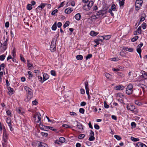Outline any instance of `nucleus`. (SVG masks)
Returning a JSON list of instances; mask_svg holds the SVG:
<instances>
[{"instance_id": "obj_45", "label": "nucleus", "mask_w": 147, "mask_h": 147, "mask_svg": "<svg viewBox=\"0 0 147 147\" xmlns=\"http://www.w3.org/2000/svg\"><path fill=\"white\" fill-rule=\"evenodd\" d=\"M85 136V135L84 134H81L79 136L78 138L79 139H82L84 138Z\"/></svg>"}, {"instance_id": "obj_23", "label": "nucleus", "mask_w": 147, "mask_h": 147, "mask_svg": "<svg viewBox=\"0 0 147 147\" xmlns=\"http://www.w3.org/2000/svg\"><path fill=\"white\" fill-rule=\"evenodd\" d=\"M77 59L78 60H82L83 58V56L81 55H77L76 57Z\"/></svg>"}, {"instance_id": "obj_5", "label": "nucleus", "mask_w": 147, "mask_h": 147, "mask_svg": "<svg viewBox=\"0 0 147 147\" xmlns=\"http://www.w3.org/2000/svg\"><path fill=\"white\" fill-rule=\"evenodd\" d=\"M3 139L4 143H2L3 147H5V146L7 144V141L8 139V137L7 135L5 130H3Z\"/></svg>"}, {"instance_id": "obj_21", "label": "nucleus", "mask_w": 147, "mask_h": 147, "mask_svg": "<svg viewBox=\"0 0 147 147\" xmlns=\"http://www.w3.org/2000/svg\"><path fill=\"white\" fill-rule=\"evenodd\" d=\"M101 37H103V39L108 40L111 37V35H108L107 36H101Z\"/></svg>"}, {"instance_id": "obj_25", "label": "nucleus", "mask_w": 147, "mask_h": 147, "mask_svg": "<svg viewBox=\"0 0 147 147\" xmlns=\"http://www.w3.org/2000/svg\"><path fill=\"white\" fill-rule=\"evenodd\" d=\"M57 28V23L55 22L52 27V29L53 30H55Z\"/></svg>"}, {"instance_id": "obj_4", "label": "nucleus", "mask_w": 147, "mask_h": 147, "mask_svg": "<svg viewBox=\"0 0 147 147\" xmlns=\"http://www.w3.org/2000/svg\"><path fill=\"white\" fill-rule=\"evenodd\" d=\"M143 2V0H136L135 4V9L137 11L140 9Z\"/></svg>"}, {"instance_id": "obj_19", "label": "nucleus", "mask_w": 147, "mask_h": 147, "mask_svg": "<svg viewBox=\"0 0 147 147\" xmlns=\"http://www.w3.org/2000/svg\"><path fill=\"white\" fill-rule=\"evenodd\" d=\"M104 75L107 78L111 79L112 78V76L110 74L107 73H104Z\"/></svg>"}, {"instance_id": "obj_32", "label": "nucleus", "mask_w": 147, "mask_h": 147, "mask_svg": "<svg viewBox=\"0 0 147 147\" xmlns=\"http://www.w3.org/2000/svg\"><path fill=\"white\" fill-rule=\"evenodd\" d=\"M142 143L140 142H138L136 144V147H142Z\"/></svg>"}, {"instance_id": "obj_50", "label": "nucleus", "mask_w": 147, "mask_h": 147, "mask_svg": "<svg viewBox=\"0 0 147 147\" xmlns=\"http://www.w3.org/2000/svg\"><path fill=\"white\" fill-rule=\"evenodd\" d=\"M58 10L57 9H56L53 10L51 13V14L52 15H54L57 12Z\"/></svg>"}, {"instance_id": "obj_39", "label": "nucleus", "mask_w": 147, "mask_h": 147, "mask_svg": "<svg viewBox=\"0 0 147 147\" xmlns=\"http://www.w3.org/2000/svg\"><path fill=\"white\" fill-rule=\"evenodd\" d=\"M104 107L105 108L107 109L109 107V105L107 104L106 101H104Z\"/></svg>"}, {"instance_id": "obj_53", "label": "nucleus", "mask_w": 147, "mask_h": 147, "mask_svg": "<svg viewBox=\"0 0 147 147\" xmlns=\"http://www.w3.org/2000/svg\"><path fill=\"white\" fill-rule=\"evenodd\" d=\"M90 136H94V134L93 131L92 130H90Z\"/></svg>"}, {"instance_id": "obj_64", "label": "nucleus", "mask_w": 147, "mask_h": 147, "mask_svg": "<svg viewBox=\"0 0 147 147\" xmlns=\"http://www.w3.org/2000/svg\"><path fill=\"white\" fill-rule=\"evenodd\" d=\"M82 1L84 4H87L89 2V0H82Z\"/></svg>"}, {"instance_id": "obj_9", "label": "nucleus", "mask_w": 147, "mask_h": 147, "mask_svg": "<svg viewBox=\"0 0 147 147\" xmlns=\"http://www.w3.org/2000/svg\"><path fill=\"white\" fill-rule=\"evenodd\" d=\"M127 109L129 110L132 112H134V110L135 109V107L131 105H127Z\"/></svg>"}, {"instance_id": "obj_7", "label": "nucleus", "mask_w": 147, "mask_h": 147, "mask_svg": "<svg viewBox=\"0 0 147 147\" xmlns=\"http://www.w3.org/2000/svg\"><path fill=\"white\" fill-rule=\"evenodd\" d=\"M107 13L106 10H101L99 11L96 13V16L98 18H100L105 15Z\"/></svg>"}, {"instance_id": "obj_11", "label": "nucleus", "mask_w": 147, "mask_h": 147, "mask_svg": "<svg viewBox=\"0 0 147 147\" xmlns=\"http://www.w3.org/2000/svg\"><path fill=\"white\" fill-rule=\"evenodd\" d=\"M142 75H141V77L144 79L143 80H147V75L146 74V72L144 71H142Z\"/></svg>"}, {"instance_id": "obj_63", "label": "nucleus", "mask_w": 147, "mask_h": 147, "mask_svg": "<svg viewBox=\"0 0 147 147\" xmlns=\"http://www.w3.org/2000/svg\"><path fill=\"white\" fill-rule=\"evenodd\" d=\"M38 102L36 100L32 102V104L34 105H36L38 104Z\"/></svg>"}, {"instance_id": "obj_56", "label": "nucleus", "mask_w": 147, "mask_h": 147, "mask_svg": "<svg viewBox=\"0 0 147 147\" xmlns=\"http://www.w3.org/2000/svg\"><path fill=\"white\" fill-rule=\"evenodd\" d=\"M119 4L120 6H122L124 5V2L122 1H120L119 2Z\"/></svg>"}, {"instance_id": "obj_40", "label": "nucleus", "mask_w": 147, "mask_h": 147, "mask_svg": "<svg viewBox=\"0 0 147 147\" xmlns=\"http://www.w3.org/2000/svg\"><path fill=\"white\" fill-rule=\"evenodd\" d=\"M20 59L22 61H23L24 63H25L26 61L24 59L23 57V56L22 55H20Z\"/></svg>"}, {"instance_id": "obj_30", "label": "nucleus", "mask_w": 147, "mask_h": 147, "mask_svg": "<svg viewBox=\"0 0 147 147\" xmlns=\"http://www.w3.org/2000/svg\"><path fill=\"white\" fill-rule=\"evenodd\" d=\"M115 7H116L115 5L114 4H113L111 7V10H112H112H113V11H116L117 10H116V9Z\"/></svg>"}, {"instance_id": "obj_14", "label": "nucleus", "mask_w": 147, "mask_h": 147, "mask_svg": "<svg viewBox=\"0 0 147 147\" xmlns=\"http://www.w3.org/2000/svg\"><path fill=\"white\" fill-rule=\"evenodd\" d=\"M73 10L72 8H68L65 10V12L67 14H69Z\"/></svg>"}, {"instance_id": "obj_35", "label": "nucleus", "mask_w": 147, "mask_h": 147, "mask_svg": "<svg viewBox=\"0 0 147 147\" xmlns=\"http://www.w3.org/2000/svg\"><path fill=\"white\" fill-rule=\"evenodd\" d=\"M116 74L118 75L121 77H123L124 76V74L122 72H117Z\"/></svg>"}, {"instance_id": "obj_18", "label": "nucleus", "mask_w": 147, "mask_h": 147, "mask_svg": "<svg viewBox=\"0 0 147 147\" xmlns=\"http://www.w3.org/2000/svg\"><path fill=\"white\" fill-rule=\"evenodd\" d=\"M81 16V14L80 13H78L75 15V18L76 20H79L80 19Z\"/></svg>"}, {"instance_id": "obj_51", "label": "nucleus", "mask_w": 147, "mask_h": 147, "mask_svg": "<svg viewBox=\"0 0 147 147\" xmlns=\"http://www.w3.org/2000/svg\"><path fill=\"white\" fill-rule=\"evenodd\" d=\"M94 128L96 129H98L100 128L99 126L97 124L94 125Z\"/></svg>"}, {"instance_id": "obj_31", "label": "nucleus", "mask_w": 147, "mask_h": 147, "mask_svg": "<svg viewBox=\"0 0 147 147\" xmlns=\"http://www.w3.org/2000/svg\"><path fill=\"white\" fill-rule=\"evenodd\" d=\"M139 38V37L138 36H135L131 39V41L134 42L136 41Z\"/></svg>"}, {"instance_id": "obj_2", "label": "nucleus", "mask_w": 147, "mask_h": 147, "mask_svg": "<svg viewBox=\"0 0 147 147\" xmlns=\"http://www.w3.org/2000/svg\"><path fill=\"white\" fill-rule=\"evenodd\" d=\"M93 4L94 2L93 1H90L88 3L83 5V8L84 10L88 11L90 9Z\"/></svg>"}, {"instance_id": "obj_47", "label": "nucleus", "mask_w": 147, "mask_h": 147, "mask_svg": "<svg viewBox=\"0 0 147 147\" xmlns=\"http://www.w3.org/2000/svg\"><path fill=\"white\" fill-rule=\"evenodd\" d=\"M28 68H31V67H33L32 64L28 62Z\"/></svg>"}, {"instance_id": "obj_1", "label": "nucleus", "mask_w": 147, "mask_h": 147, "mask_svg": "<svg viewBox=\"0 0 147 147\" xmlns=\"http://www.w3.org/2000/svg\"><path fill=\"white\" fill-rule=\"evenodd\" d=\"M24 89L26 90L27 95V98L25 100L26 101H28L33 97V92L32 89L27 86H25Z\"/></svg>"}, {"instance_id": "obj_55", "label": "nucleus", "mask_w": 147, "mask_h": 147, "mask_svg": "<svg viewBox=\"0 0 147 147\" xmlns=\"http://www.w3.org/2000/svg\"><path fill=\"white\" fill-rule=\"evenodd\" d=\"M70 114L73 116H76L77 115V114L76 113L73 112H70Z\"/></svg>"}, {"instance_id": "obj_46", "label": "nucleus", "mask_w": 147, "mask_h": 147, "mask_svg": "<svg viewBox=\"0 0 147 147\" xmlns=\"http://www.w3.org/2000/svg\"><path fill=\"white\" fill-rule=\"evenodd\" d=\"M40 134L43 136L47 137L48 135V134L46 133L41 132Z\"/></svg>"}, {"instance_id": "obj_44", "label": "nucleus", "mask_w": 147, "mask_h": 147, "mask_svg": "<svg viewBox=\"0 0 147 147\" xmlns=\"http://www.w3.org/2000/svg\"><path fill=\"white\" fill-rule=\"evenodd\" d=\"M135 104L138 105V106H140L142 105V103L140 102H139V101L137 100H136L135 101Z\"/></svg>"}, {"instance_id": "obj_20", "label": "nucleus", "mask_w": 147, "mask_h": 147, "mask_svg": "<svg viewBox=\"0 0 147 147\" xmlns=\"http://www.w3.org/2000/svg\"><path fill=\"white\" fill-rule=\"evenodd\" d=\"M98 34V32H95L94 31H91L90 33V35L92 36H94Z\"/></svg>"}, {"instance_id": "obj_24", "label": "nucleus", "mask_w": 147, "mask_h": 147, "mask_svg": "<svg viewBox=\"0 0 147 147\" xmlns=\"http://www.w3.org/2000/svg\"><path fill=\"white\" fill-rule=\"evenodd\" d=\"M70 23L69 22V21H67L65 23V24L63 25V27L64 28H65L66 27L68 26Z\"/></svg>"}, {"instance_id": "obj_16", "label": "nucleus", "mask_w": 147, "mask_h": 147, "mask_svg": "<svg viewBox=\"0 0 147 147\" xmlns=\"http://www.w3.org/2000/svg\"><path fill=\"white\" fill-rule=\"evenodd\" d=\"M115 88L117 90H122L124 88V87L123 86L119 85L115 86Z\"/></svg>"}, {"instance_id": "obj_29", "label": "nucleus", "mask_w": 147, "mask_h": 147, "mask_svg": "<svg viewBox=\"0 0 147 147\" xmlns=\"http://www.w3.org/2000/svg\"><path fill=\"white\" fill-rule=\"evenodd\" d=\"M38 78L39 81L42 83H43V82H44V81H43V79L42 80V77L38 76Z\"/></svg>"}, {"instance_id": "obj_54", "label": "nucleus", "mask_w": 147, "mask_h": 147, "mask_svg": "<svg viewBox=\"0 0 147 147\" xmlns=\"http://www.w3.org/2000/svg\"><path fill=\"white\" fill-rule=\"evenodd\" d=\"M16 111L19 114H22V113L21 112V110L19 108H17Z\"/></svg>"}, {"instance_id": "obj_34", "label": "nucleus", "mask_w": 147, "mask_h": 147, "mask_svg": "<svg viewBox=\"0 0 147 147\" xmlns=\"http://www.w3.org/2000/svg\"><path fill=\"white\" fill-rule=\"evenodd\" d=\"M41 115L40 113H39V114L38 115L37 117L38 118V120H37L36 121L37 123H39L40 121H41Z\"/></svg>"}, {"instance_id": "obj_17", "label": "nucleus", "mask_w": 147, "mask_h": 147, "mask_svg": "<svg viewBox=\"0 0 147 147\" xmlns=\"http://www.w3.org/2000/svg\"><path fill=\"white\" fill-rule=\"evenodd\" d=\"M46 5V4L42 3L39 6L37 7L36 9H39V8H40V10H41L44 7H45Z\"/></svg>"}, {"instance_id": "obj_60", "label": "nucleus", "mask_w": 147, "mask_h": 147, "mask_svg": "<svg viewBox=\"0 0 147 147\" xmlns=\"http://www.w3.org/2000/svg\"><path fill=\"white\" fill-rule=\"evenodd\" d=\"M85 85V89H88V82L87 81L85 82L84 83Z\"/></svg>"}, {"instance_id": "obj_12", "label": "nucleus", "mask_w": 147, "mask_h": 147, "mask_svg": "<svg viewBox=\"0 0 147 147\" xmlns=\"http://www.w3.org/2000/svg\"><path fill=\"white\" fill-rule=\"evenodd\" d=\"M77 122V126L78 128L81 129H83V125H82L81 123L78 122L77 121H76Z\"/></svg>"}, {"instance_id": "obj_62", "label": "nucleus", "mask_w": 147, "mask_h": 147, "mask_svg": "<svg viewBox=\"0 0 147 147\" xmlns=\"http://www.w3.org/2000/svg\"><path fill=\"white\" fill-rule=\"evenodd\" d=\"M136 50H137V52L138 54L141 53V52L142 51L141 49H140L137 48Z\"/></svg>"}, {"instance_id": "obj_58", "label": "nucleus", "mask_w": 147, "mask_h": 147, "mask_svg": "<svg viewBox=\"0 0 147 147\" xmlns=\"http://www.w3.org/2000/svg\"><path fill=\"white\" fill-rule=\"evenodd\" d=\"M86 104V102H85L83 101L81 102L80 103V105L82 106H84Z\"/></svg>"}, {"instance_id": "obj_36", "label": "nucleus", "mask_w": 147, "mask_h": 147, "mask_svg": "<svg viewBox=\"0 0 147 147\" xmlns=\"http://www.w3.org/2000/svg\"><path fill=\"white\" fill-rule=\"evenodd\" d=\"M92 55L91 54H88L86 57V60H87L88 59H90L92 57Z\"/></svg>"}, {"instance_id": "obj_28", "label": "nucleus", "mask_w": 147, "mask_h": 147, "mask_svg": "<svg viewBox=\"0 0 147 147\" xmlns=\"http://www.w3.org/2000/svg\"><path fill=\"white\" fill-rule=\"evenodd\" d=\"M59 141L61 143H63L65 142V139L63 137H61L59 139Z\"/></svg>"}, {"instance_id": "obj_57", "label": "nucleus", "mask_w": 147, "mask_h": 147, "mask_svg": "<svg viewBox=\"0 0 147 147\" xmlns=\"http://www.w3.org/2000/svg\"><path fill=\"white\" fill-rule=\"evenodd\" d=\"M142 26L143 29H145L146 26V23L142 24Z\"/></svg>"}, {"instance_id": "obj_8", "label": "nucleus", "mask_w": 147, "mask_h": 147, "mask_svg": "<svg viewBox=\"0 0 147 147\" xmlns=\"http://www.w3.org/2000/svg\"><path fill=\"white\" fill-rule=\"evenodd\" d=\"M39 126L40 128L43 130L47 131L49 129V127H49V126H45L41 123H40Z\"/></svg>"}, {"instance_id": "obj_22", "label": "nucleus", "mask_w": 147, "mask_h": 147, "mask_svg": "<svg viewBox=\"0 0 147 147\" xmlns=\"http://www.w3.org/2000/svg\"><path fill=\"white\" fill-rule=\"evenodd\" d=\"M123 49L125 50L130 52H132L133 51V48H129L126 47H124Z\"/></svg>"}, {"instance_id": "obj_26", "label": "nucleus", "mask_w": 147, "mask_h": 147, "mask_svg": "<svg viewBox=\"0 0 147 147\" xmlns=\"http://www.w3.org/2000/svg\"><path fill=\"white\" fill-rule=\"evenodd\" d=\"M27 9L29 10H30L32 8V5L30 4H28L26 6Z\"/></svg>"}, {"instance_id": "obj_33", "label": "nucleus", "mask_w": 147, "mask_h": 147, "mask_svg": "<svg viewBox=\"0 0 147 147\" xmlns=\"http://www.w3.org/2000/svg\"><path fill=\"white\" fill-rule=\"evenodd\" d=\"M114 137L118 140H119L121 139V137L120 136L116 135H114Z\"/></svg>"}, {"instance_id": "obj_59", "label": "nucleus", "mask_w": 147, "mask_h": 147, "mask_svg": "<svg viewBox=\"0 0 147 147\" xmlns=\"http://www.w3.org/2000/svg\"><path fill=\"white\" fill-rule=\"evenodd\" d=\"M62 26V24L61 22H58L57 24V26L58 28H60Z\"/></svg>"}, {"instance_id": "obj_15", "label": "nucleus", "mask_w": 147, "mask_h": 147, "mask_svg": "<svg viewBox=\"0 0 147 147\" xmlns=\"http://www.w3.org/2000/svg\"><path fill=\"white\" fill-rule=\"evenodd\" d=\"M43 81H45L47 80L49 78V75L46 73L43 74Z\"/></svg>"}, {"instance_id": "obj_38", "label": "nucleus", "mask_w": 147, "mask_h": 147, "mask_svg": "<svg viewBox=\"0 0 147 147\" xmlns=\"http://www.w3.org/2000/svg\"><path fill=\"white\" fill-rule=\"evenodd\" d=\"M5 57V56L4 55H2L0 56V60L1 61H3Z\"/></svg>"}, {"instance_id": "obj_52", "label": "nucleus", "mask_w": 147, "mask_h": 147, "mask_svg": "<svg viewBox=\"0 0 147 147\" xmlns=\"http://www.w3.org/2000/svg\"><path fill=\"white\" fill-rule=\"evenodd\" d=\"M91 18H92V20L93 19L96 20L97 18H98V17H97V16H96H96H91Z\"/></svg>"}, {"instance_id": "obj_13", "label": "nucleus", "mask_w": 147, "mask_h": 147, "mask_svg": "<svg viewBox=\"0 0 147 147\" xmlns=\"http://www.w3.org/2000/svg\"><path fill=\"white\" fill-rule=\"evenodd\" d=\"M7 89L9 90V93L10 95H12L14 93V91L13 88L10 87H7Z\"/></svg>"}, {"instance_id": "obj_6", "label": "nucleus", "mask_w": 147, "mask_h": 147, "mask_svg": "<svg viewBox=\"0 0 147 147\" xmlns=\"http://www.w3.org/2000/svg\"><path fill=\"white\" fill-rule=\"evenodd\" d=\"M133 85L132 84L128 85L126 90V93L128 95L132 94L133 92Z\"/></svg>"}, {"instance_id": "obj_3", "label": "nucleus", "mask_w": 147, "mask_h": 147, "mask_svg": "<svg viewBox=\"0 0 147 147\" xmlns=\"http://www.w3.org/2000/svg\"><path fill=\"white\" fill-rule=\"evenodd\" d=\"M57 38H54L53 39L50 46V50L51 52H54L56 50V43Z\"/></svg>"}, {"instance_id": "obj_43", "label": "nucleus", "mask_w": 147, "mask_h": 147, "mask_svg": "<svg viewBox=\"0 0 147 147\" xmlns=\"http://www.w3.org/2000/svg\"><path fill=\"white\" fill-rule=\"evenodd\" d=\"M84 109L83 108H80L79 109V112L81 113H84Z\"/></svg>"}, {"instance_id": "obj_48", "label": "nucleus", "mask_w": 147, "mask_h": 147, "mask_svg": "<svg viewBox=\"0 0 147 147\" xmlns=\"http://www.w3.org/2000/svg\"><path fill=\"white\" fill-rule=\"evenodd\" d=\"M51 73L52 76H55L56 75L55 71L54 70H51Z\"/></svg>"}, {"instance_id": "obj_37", "label": "nucleus", "mask_w": 147, "mask_h": 147, "mask_svg": "<svg viewBox=\"0 0 147 147\" xmlns=\"http://www.w3.org/2000/svg\"><path fill=\"white\" fill-rule=\"evenodd\" d=\"M28 73L29 76V77H28V78L29 79H30L32 77L33 75L32 74V73L30 71H28Z\"/></svg>"}, {"instance_id": "obj_27", "label": "nucleus", "mask_w": 147, "mask_h": 147, "mask_svg": "<svg viewBox=\"0 0 147 147\" xmlns=\"http://www.w3.org/2000/svg\"><path fill=\"white\" fill-rule=\"evenodd\" d=\"M131 140L134 142L138 141L139 140V138H135L132 136H131Z\"/></svg>"}, {"instance_id": "obj_42", "label": "nucleus", "mask_w": 147, "mask_h": 147, "mask_svg": "<svg viewBox=\"0 0 147 147\" xmlns=\"http://www.w3.org/2000/svg\"><path fill=\"white\" fill-rule=\"evenodd\" d=\"M141 27L140 26H139L136 30L138 33V34H141Z\"/></svg>"}, {"instance_id": "obj_10", "label": "nucleus", "mask_w": 147, "mask_h": 147, "mask_svg": "<svg viewBox=\"0 0 147 147\" xmlns=\"http://www.w3.org/2000/svg\"><path fill=\"white\" fill-rule=\"evenodd\" d=\"M38 144V147H48L46 144L41 142H39Z\"/></svg>"}, {"instance_id": "obj_49", "label": "nucleus", "mask_w": 147, "mask_h": 147, "mask_svg": "<svg viewBox=\"0 0 147 147\" xmlns=\"http://www.w3.org/2000/svg\"><path fill=\"white\" fill-rule=\"evenodd\" d=\"M143 43L141 42H140V44H139L138 46L137 47V48L141 49V48L143 45Z\"/></svg>"}, {"instance_id": "obj_41", "label": "nucleus", "mask_w": 147, "mask_h": 147, "mask_svg": "<svg viewBox=\"0 0 147 147\" xmlns=\"http://www.w3.org/2000/svg\"><path fill=\"white\" fill-rule=\"evenodd\" d=\"M95 139V137L94 136H90L88 140L90 141H93Z\"/></svg>"}, {"instance_id": "obj_61", "label": "nucleus", "mask_w": 147, "mask_h": 147, "mask_svg": "<svg viewBox=\"0 0 147 147\" xmlns=\"http://www.w3.org/2000/svg\"><path fill=\"white\" fill-rule=\"evenodd\" d=\"M39 114V113H36L33 116V117L35 119V120H36V117H37L38 115Z\"/></svg>"}]
</instances>
